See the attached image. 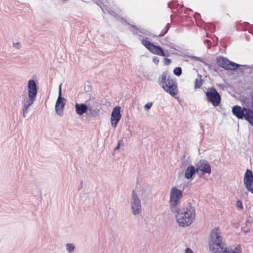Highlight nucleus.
Wrapping results in <instances>:
<instances>
[{
    "label": "nucleus",
    "mask_w": 253,
    "mask_h": 253,
    "mask_svg": "<svg viewBox=\"0 0 253 253\" xmlns=\"http://www.w3.org/2000/svg\"><path fill=\"white\" fill-rule=\"evenodd\" d=\"M216 63L217 65H211L210 69L218 72V70H220L219 67H221L226 71H231L232 73H236L239 77L251 78V79H253V65L239 64L222 56L216 58Z\"/></svg>",
    "instance_id": "nucleus-1"
},
{
    "label": "nucleus",
    "mask_w": 253,
    "mask_h": 253,
    "mask_svg": "<svg viewBox=\"0 0 253 253\" xmlns=\"http://www.w3.org/2000/svg\"><path fill=\"white\" fill-rule=\"evenodd\" d=\"M176 213L175 218L178 225L181 227H186L190 225L194 221L195 217V209L191 204L188 203L185 207L180 208Z\"/></svg>",
    "instance_id": "nucleus-2"
},
{
    "label": "nucleus",
    "mask_w": 253,
    "mask_h": 253,
    "mask_svg": "<svg viewBox=\"0 0 253 253\" xmlns=\"http://www.w3.org/2000/svg\"><path fill=\"white\" fill-rule=\"evenodd\" d=\"M209 247L212 253H222L227 249L217 228L213 229L211 233Z\"/></svg>",
    "instance_id": "nucleus-3"
},
{
    "label": "nucleus",
    "mask_w": 253,
    "mask_h": 253,
    "mask_svg": "<svg viewBox=\"0 0 253 253\" xmlns=\"http://www.w3.org/2000/svg\"><path fill=\"white\" fill-rule=\"evenodd\" d=\"M182 197V191L176 187L171 188L170 192L169 204L171 212H177L179 210L180 199Z\"/></svg>",
    "instance_id": "nucleus-4"
},
{
    "label": "nucleus",
    "mask_w": 253,
    "mask_h": 253,
    "mask_svg": "<svg viewBox=\"0 0 253 253\" xmlns=\"http://www.w3.org/2000/svg\"><path fill=\"white\" fill-rule=\"evenodd\" d=\"M149 38L145 37L140 39L143 45L151 53L164 57L169 56V54L165 52L164 49L159 45H156L154 42L148 40Z\"/></svg>",
    "instance_id": "nucleus-5"
},
{
    "label": "nucleus",
    "mask_w": 253,
    "mask_h": 253,
    "mask_svg": "<svg viewBox=\"0 0 253 253\" xmlns=\"http://www.w3.org/2000/svg\"><path fill=\"white\" fill-rule=\"evenodd\" d=\"M159 84L171 96L178 93L177 85L175 80H161L159 82Z\"/></svg>",
    "instance_id": "nucleus-6"
},
{
    "label": "nucleus",
    "mask_w": 253,
    "mask_h": 253,
    "mask_svg": "<svg viewBox=\"0 0 253 253\" xmlns=\"http://www.w3.org/2000/svg\"><path fill=\"white\" fill-rule=\"evenodd\" d=\"M208 102H211L214 106H218L221 102V97L215 88H209L206 92Z\"/></svg>",
    "instance_id": "nucleus-7"
},
{
    "label": "nucleus",
    "mask_w": 253,
    "mask_h": 253,
    "mask_svg": "<svg viewBox=\"0 0 253 253\" xmlns=\"http://www.w3.org/2000/svg\"><path fill=\"white\" fill-rule=\"evenodd\" d=\"M131 208L134 215H137L141 211L140 200L134 190L131 193Z\"/></svg>",
    "instance_id": "nucleus-8"
},
{
    "label": "nucleus",
    "mask_w": 253,
    "mask_h": 253,
    "mask_svg": "<svg viewBox=\"0 0 253 253\" xmlns=\"http://www.w3.org/2000/svg\"><path fill=\"white\" fill-rule=\"evenodd\" d=\"M61 85L60 84L59 87L58 97L55 104V110L56 113L60 116H63V109L66 104V99L62 97Z\"/></svg>",
    "instance_id": "nucleus-9"
},
{
    "label": "nucleus",
    "mask_w": 253,
    "mask_h": 253,
    "mask_svg": "<svg viewBox=\"0 0 253 253\" xmlns=\"http://www.w3.org/2000/svg\"><path fill=\"white\" fill-rule=\"evenodd\" d=\"M244 183L247 189L253 193V174L251 170L247 169L244 177Z\"/></svg>",
    "instance_id": "nucleus-10"
},
{
    "label": "nucleus",
    "mask_w": 253,
    "mask_h": 253,
    "mask_svg": "<svg viewBox=\"0 0 253 253\" xmlns=\"http://www.w3.org/2000/svg\"><path fill=\"white\" fill-rule=\"evenodd\" d=\"M121 107L119 106H115L111 115V124L113 127L115 128L118 122L121 118V114L120 113Z\"/></svg>",
    "instance_id": "nucleus-11"
},
{
    "label": "nucleus",
    "mask_w": 253,
    "mask_h": 253,
    "mask_svg": "<svg viewBox=\"0 0 253 253\" xmlns=\"http://www.w3.org/2000/svg\"><path fill=\"white\" fill-rule=\"evenodd\" d=\"M36 100L35 98L25 96L22 101L23 117L26 118L27 113L29 112L30 107Z\"/></svg>",
    "instance_id": "nucleus-12"
},
{
    "label": "nucleus",
    "mask_w": 253,
    "mask_h": 253,
    "mask_svg": "<svg viewBox=\"0 0 253 253\" xmlns=\"http://www.w3.org/2000/svg\"><path fill=\"white\" fill-rule=\"evenodd\" d=\"M27 88L28 91V97L36 99L39 88L38 84L35 82V80H29Z\"/></svg>",
    "instance_id": "nucleus-13"
},
{
    "label": "nucleus",
    "mask_w": 253,
    "mask_h": 253,
    "mask_svg": "<svg viewBox=\"0 0 253 253\" xmlns=\"http://www.w3.org/2000/svg\"><path fill=\"white\" fill-rule=\"evenodd\" d=\"M197 172L199 170L202 171L203 173H211V167L209 163L205 160H201L196 165Z\"/></svg>",
    "instance_id": "nucleus-14"
},
{
    "label": "nucleus",
    "mask_w": 253,
    "mask_h": 253,
    "mask_svg": "<svg viewBox=\"0 0 253 253\" xmlns=\"http://www.w3.org/2000/svg\"><path fill=\"white\" fill-rule=\"evenodd\" d=\"M248 109V108L235 105L232 108V113L238 119H245Z\"/></svg>",
    "instance_id": "nucleus-15"
},
{
    "label": "nucleus",
    "mask_w": 253,
    "mask_h": 253,
    "mask_svg": "<svg viewBox=\"0 0 253 253\" xmlns=\"http://www.w3.org/2000/svg\"><path fill=\"white\" fill-rule=\"evenodd\" d=\"M76 112L78 115H82L86 113L88 109V103L86 105L84 103H76L75 105Z\"/></svg>",
    "instance_id": "nucleus-16"
},
{
    "label": "nucleus",
    "mask_w": 253,
    "mask_h": 253,
    "mask_svg": "<svg viewBox=\"0 0 253 253\" xmlns=\"http://www.w3.org/2000/svg\"><path fill=\"white\" fill-rule=\"evenodd\" d=\"M197 172L196 168H195L193 166H188L185 171V177L187 179H190L192 178L194 174Z\"/></svg>",
    "instance_id": "nucleus-17"
},
{
    "label": "nucleus",
    "mask_w": 253,
    "mask_h": 253,
    "mask_svg": "<svg viewBox=\"0 0 253 253\" xmlns=\"http://www.w3.org/2000/svg\"><path fill=\"white\" fill-rule=\"evenodd\" d=\"M128 24L135 29V31L134 30L131 31L133 34L138 35L136 31H138L141 34H144L146 35H148V36H152L153 37L154 35H151V33L148 30H145L143 28L139 29L134 25H131L129 23H128Z\"/></svg>",
    "instance_id": "nucleus-18"
},
{
    "label": "nucleus",
    "mask_w": 253,
    "mask_h": 253,
    "mask_svg": "<svg viewBox=\"0 0 253 253\" xmlns=\"http://www.w3.org/2000/svg\"><path fill=\"white\" fill-rule=\"evenodd\" d=\"M151 193V186L149 184H144L141 189V196L144 198L148 197Z\"/></svg>",
    "instance_id": "nucleus-19"
},
{
    "label": "nucleus",
    "mask_w": 253,
    "mask_h": 253,
    "mask_svg": "<svg viewBox=\"0 0 253 253\" xmlns=\"http://www.w3.org/2000/svg\"><path fill=\"white\" fill-rule=\"evenodd\" d=\"M245 120H246L251 126H253V110L249 108L246 113Z\"/></svg>",
    "instance_id": "nucleus-20"
},
{
    "label": "nucleus",
    "mask_w": 253,
    "mask_h": 253,
    "mask_svg": "<svg viewBox=\"0 0 253 253\" xmlns=\"http://www.w3.org/2000/svg\"><path fill=\"white\" fill-rule=\"evenodd\" d=\"M88 110L89 112V114L91 116L96 117L99 115V113L100 111L99 109L97 108H94L92 106L90 102L88 103Z\"/></svg>",
    "instance_id": "nucleus-21"
},
{
    "label": "nucleus",
    "mask_w": 253,
    "mask_h": 253,
    "mask_svg": "<svg viewBox=\"0 0 253 253\" xmlns=\"http://www.w3.org/2000/svg\"><path fill=\"white\" fill-rule=\"evenodd\" d=\"M171 27V23H168L164 28V29L161 31L160 34L159 35H154L153 37H163L169 31V29Z\"/></svg>",
    "instance_id": "nucleus-22"
},
{
    "label": "nucleus",
    "mask_w": 253,
    "mask_h": 253,
    "mask_svg": "<svg viewBox=\"0 0 253 253\" xmlns=\"http://www.w3.org/2000/svg\"><path fill=\"white\" fill-rule=\"evenodd\" d=\"M66 249L68 253H72L75 251V246L73 243H68L66 245Z\"/></svg>",
    "instance_id": "nucleus-23"
},
{
    "label": "nucleus",
    "mask_w": 253,
    "mask_h": 253,
    "mask_svg": "<svg viewBox=\"0 0 253 253\" xmlns=\"http://www.w3.org/2000/svg\"><path fill=\"white\" fill-rule=\"evenodd\" d=\"M222 253H241V248L240 247L235 248L234 250L226 249Z\"/></svg>",
    "instance_id": "nucleus-24"
},
{
    "label": "nucleus",
    "mask_w": 253,
    "mask_h": 253,
    "mask_svg": "<svg viewBox=\"0 0 253 253\" xmlns=\"http://www.w3.org/2000/svg\"><path fill=\"white\" fill-rule=\"evenodd\" d=\"M158 79H171L170 75L169 74L168 71H166L163 72L161 76H160Z\"/></svg>",
    "instance_id": "nucleus-25"
},
{
    "label": "nucleus",
    "mask_w": 253,
    "mask_h": 253,
    "mask_svg": "<svg viewBox=\"0 0 253 253\" xmlns=\"http://www.w3.org/2000/svg\"><path fill=\"white\" fill-rule=\"evenodd\" d=\"M173 74L177 77H179L182 74V68L180 67H175L173 71Z\"/></svg>",
    "instance_id": "nucleus-26"
},
{
    "label": "nucleus",
    "mask_w": 253,
    "mask_h": 253,
    "mask_svg": "<svg viewBox=\"0 0 253 253\" xmlns=\"http://www.w3.org/2000/svg\"><path fill=\"white\" fill-rule=\"evenodd\" d=\"M189 58L190 59H193V60H195V61H200L201 62L203 63H204V64H205L206 65L208 64L207 63H206L204 61V60L202 58H201V57H197V56H193V55L189 56Z\"/></svg>",
    "instance_id": "nucleus-27"
},
{
    "label": "nucleus",
    "mask_w": 253,
    "mask_h": 253,
    "mask_svg": "<svg viewBox=\"0 0 253 253\" xmlns=\"http://www.w3.org/2000/svg\"><path fill=\"white\" fill-rule=\"evenodd\" d=\"M169 37L167 36L165 38H163L162 40H160L159 42L161 44L165 45H167V43H168L169 42Z\"/></svg>",
    "instance_id": "nucleus-28"
},
{
    "label": "nucleus",
    "mask_w": 253,
    "mask_h": 253,
    "mask_svg": "<svg viewBox=\"0 0 253 253\" xmlns=\"http://www.w3.org/2000/svg\"><path fill=\"white\" fill-rule=\"evenodd\" d=\"M203 80H195V88H200L203 84Z\"/></svg>",
    "instance_id": "nucleus-29"
},
{
    "label": "nucleus",
    "mask_w": 253,
    "mask_h": 253,
    "mask_svg": "<svg viewBox=\"0 0 253 253\" xmlns=\"http://www.w3.org/2000/svg\"><path fill=\"white\" fill-rule=\"evenodd\" d=\"M204 42L205 44H208V49H210L211 48V42L210 40L206 39L204 40Z\"/></svg>",
    "instance_id": "nucleus-30"
},
{
    "label": "nucleus",
    "mask_w": 253,
    "mask_h": 253,
    "mask_svg": "<svg viewBox=\"0 0 253 253\" xmlns=\"http://www.w3.org/2000/svg\"><path fill=\"white\" fill-rule=\"evenodd\" d=\"M164 62L165 65H168L171 63V60L167 57H165L164 58Z\"/></svg>",
    "instance_id": "nucleus-31"
},
{
    "label": "nucleus",
    "mask_w": 253,
    "mask_h": 253,
    "mask_svg": "<svg viewBox=\"0 0 253 253\" xmlns=\"http://www.w3.org/2000/svg\"><path fill=\"white\" fill-rule=\"evenodd\" d=\"M166 46H169L170 48H172L173 49H174L175 50H178L174 46H175V44L172 42H169L168 43H167V45H166Z\"/></svg>",
    "instance_id": "nucleus-32"
},
{
    "label": "nucleus",
    "mask_w": 253,
    "mask_h": 253,
    "mask_svg": "<svg viewBox=\"0 0 253 253\" xmlns=\"http://www.w3.org/2000/svg\"><path fill=\"white\" fill-rule=\"evenodd\" d=\"M152 102H148L147 103H146L145 106H144V108L146 109V110H148L149 109L151 108V107H152Z\"/></svg>",
    "instance_id": "nucleus-33"
},
{
    "label": "nucleus",
    "mask_w": 253,
    "mask_h": 253,
    "mask_svg": "<svg viewBox=\"0 0 253 253\" xmlns=\"http://www.w3.org/2000/svg\"><path fill=\"white\" fill-rule=\"evenodd\" d=\"M153 62L156 64V65H158L159 62V59L157 56H154L153 58Z\"/></svg>",
    "instance_id": "nucleus-34"
},
{
    "label": "nucleus",
    "mask_w": 253,
    "mask_h": 253,
    "mask_svg": "<svg viewBox=\"0 0 253 253\" xmlns=\"http://www.w3.org/2000/svg\"><path fill=\"white\" fill-rule=\"evenodd\" d=\"M13 47L16 48L17 49H19L20 47V42L14 43L13 44Z\"/></svg>",
    "instance_id": "nucleus-35"
},
{
    "label": "nucleus",
    "mask_w": 253,
    "mask_h": 253,
    "mask_svg": "<svg viewBox=\"0 0 253 253\" xmlns=\"http://www.w3.org/2000/svg\"><path fill=\"white\" fill-rule=\"evenodd\" d=\"M193 74L197 75L198 76V77L199 78V79H202V76L200 75L198 73V71L196 70L195 69H193Z\"/></svg>",
    "instance_id": "nucleus-36"
},
{
    "label": "nucleus",
    "mask_w": 253,
    "mask_h": 253,
    "mask_svg": "<svg viewBox=\"0 0 253 253\" xmlns=\"http://www.w3.org/2000/svg\"><path fill=\"white\" fill-rule=\"evenodd\" d=\"M237 207H238V208H240L241 209H242L243 208V205H242V203L241 201L240 200H238L237 202Z\"/></svg>",
    "instance_id": "nucleus-37"
},
{
    "label": "nucleus",
    "mask_w": 253,
    "mask_h": 253,
    "mask_svg": "<svg viewBox=\"0 0 253 253\" xmlns=\"http://www.w3.org/2000/svg\"><path fill=\"white\" fill-rule=\"evenodd\" d=\"M194 17L196 19L201 18V15L199 13L195 12L194 14Z\"/></svg>",
    "instance_id": "nucleus-38"
},
{
    "label": "nucleus",
    "mask_w": 253,
    "mask_h": 253,
    "mask_svg": "<svg viewBox=\"0 0 253 253\" xmlns=\"http://www.w3.org/2000/svg\"><path fill=\"white\" fill-rule=\"evenodd\" d=\"M207 37L208 38H211L212 39V40L214 41V39L216 40V41L218 40V38L215 35H213L212 37H210L208 35H207Z\"/></svg>",
    "instance_id": "nucleus-39"
},
{
    "label": "nucleus",
    "mask_w": 253,
    "mask_h": 253,
    "mask_svg": "<svg viewBox=\"0 0 253 253\" xmlns=\"http://www.w3.org/2000/svg\"><path fill=\"white\" fill-rule=\"evenodd\" d=\"M83 187V181H81L79 184V185L78 188V191H80L81 189H82Z\"/></svg>",
    "instance_id": "nucleus-40"
},
{
    "label": "nucleus",
    "mask_w": 253,
    "mask_h": 253,
    "mask_svg": "<svg viewBox=\"0 0 253 253\" xmlns=\"http://www.w3.org/2000/svg\"><path fill=\"white\" fill-rule=\"evenodd\" d=\"M250 222L249 221V220L248 219L246 220L245 223V226L243 227V228H245V226L247 227H249V226H250Z\"/></svg>",
    "instance_id": "nucleus-41"
},
{
    "label": "nucleus",
    "mask_w": 253,
    "mask_h": 253,
    "mask_svg": "<svg viewBox=\"0 0 253 253\" xmlns=\"http://www.w3.org/2000/svg\"><path fill=\"white\" fill-rule=\"evenodd\" d=\"M185 253H193V251L189 248L185 249Z\"/></svg>",
    "instance_id": "nucleus-42"
},
{
    "label": "nucleus",
    "mask_w": 253,
    "mask_h": 253,
    "mask_svg": "<svg viewBox=\"0 0 253 253\" xmlns=\"http://www.w3.org/2000/svg\"><path fill=\"white\" fill-rule=\"evenodd\" d=\"M120 145H121L120 142H119V143H118V145H117V146L114 148V150L116 151L117 150L119 149V148L120 147Z\"/></svg>",
    "instance_id": "nucleus-43"
},
{
    "label": "nucleus",
    "mask_w": 253,
    "mask_h": 253,
    "mask_svg": "<svg viewBox=\"0 0 253 253\" xmlns=\"http://www.w3.org/2000/svg\"><path fill=\"white\" fill-rule=\"evenodd\" d=\"M243 232H244L245 233L247 234L248 233V232H249L250 231V229L249 228H248L247 229H244L243 230Z\"/></svg>",
    "instance_id": "nucleus-44"
},
{
    "label": "nucleus",
    "mask_w": 253,
    "mask_h": 253,
    "mask_svg": "<svg viewBox=\"0 0 253 253\" xmlns=\"http://www.w3.org/2000/svg\"><path fill=\"white\" fill-rule=\"evenodd\" d=\"M251 98H252V107L253 108V92L252 93V94H251Z\"/></svg>",
    "instance_id": "nucleus-45"
},
{
    "label": "nucleus",
    "mask_w": 253,
    "mask_h": 253,
    "mask_svg": "<svg viewBox=\"0 0 253 253\" xmlns=\"http://www.w3.org/2000/svg\"><path fill=\"white\" fill-rule=\"evenodd\" d=\"M32 79H37V76L35 75H33Z\"/></svg>",
    "instance_id": "nucleus-46"
},
{
    "label": "nucleus",
    "mask_w": 253,
    "mask_h": 253,
    "mask_svg": "<svg viewBox=\"0 0 253 253\" xmlns=\"http://www.w3.org/2000/svg\"><path fill=\"white\" fill-rule=\"evenodd\" d=\"M170 2H169L168 3V7L170 8H171L170 7Z\"/></svg>",
    "instance_id": "nucleus-47"
},
{
    "label": "nucleus",
    "mask_w": 253,
    "mask_h": 253,
    "mask_svg": "<svg viewBox=\"0 0 253 253\" xmlns=\"http://www.w3.org/2000/svg\"><path fill=\"white\" fill-rule=\"evenodd\" d=\"M215 29H214V27H213V29L212 30H211V32H213L214 31Z\"/></svg>",
    "instance_id": "nucleus-48"
}]
</instances>
